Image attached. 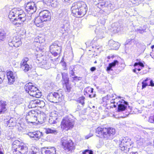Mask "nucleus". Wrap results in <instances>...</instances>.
Segmentation results:
<instances>
[{"mask_svg":"<svg viewBox=\"0 0 154 154\" xmlns=\"http://www.w3.org/2000/svg\"><path fill=\"white\" fill-rule=\"evenodd\" d=\"M69 23L67 21H65L61 25V28L63 31H67L69 29Z\"/></svg>","mask_w":154,"mask_h":154,"instance_id":"30","label":"nucleus"},{"mask_svg":"<svg viewBox=\"0 0 154 154\" xmlns=\"http://www.w3.org/2000/svg\"><path fill=\"white\" fill-rule=\"evenodd\" d=\"M15 41L14 40H10L9 41L8 45L11 47H14V42Z\"/></svg>","mask_w":154,"mask_h":154,"instance_id":"49","label":"nucleus"},{"mask_svg":"<svg viewBox=\"0 0 154 154\" xmlns=\"http://www.w3.org/2000/svg\"><path fill=\"white\" fill-rule=\"evenodd\" d=\"M14 41H15L14 45V47L15 48L18 47L21 44V42L20 38H18V39H17L16 38L15 40H14Z\"/></svg>","mask_w":154,"mask_h":154,"instance_id":"38","label":"nucleus"},{"mask_svg":"<svg viewBox=\"0 0 154 154\" xmlns=\"http://www.w3.org/2000/svg\"><path fill=\"white\" fill-rule=\"evenodd\" d=\"M13 100L16 103L20 104L22 103L23 99L21 98L19 96L15 95L13 97Z\"/></svg>","mask_w":154,"mask_h":154,"instance_id":"25","label":"nucleus"},{"mask_svg":"<svg viewBox=\"0 0 154 154\" xmlns=\"http://www.w3.org/2000/svg\"><path fill=\"white\" fill-rule=\"evenodd\" d=\"M118 63L119 62L117 60H115L113 62L109 63L108 66L107 68V70L108 71H112L113 69L112 68L114 67L116 64H118Z\"/></svg>","mask_w":154,"mask_h":154,"instance_id":"31","label":"nucleus"},{"mask_svg":"<svg viewBox=\"0 0 154 154\" xmlns=\"http://www.w3.org/2000/svg\"><path fill=\"white\" fill-rule=\"evenodd\" d=\"M43 20L40 17H36L35 19L34 23L38 27H42L43 25Z\"/></svg>","mask_w":154,"mask_h":154,"instance_id":"24","label":"nucleus"},{"mask_svg":"<svg viewBox=\"0 0 154 154\" xmlns=\"http://www.w3.org/2000/svg\"><path fill=\"white\" fill-rule=\"evenodd\" d=\"M119 141L121 142L119 146L121 149L125 152L128 151L131 147L133 146L132 145L133 143L131 141V139L128 137H122L120 138Z\"/></svg>","mask_w":154,"mask_h":154,"instance_id":"6","label":"nucleus"},{"mask_svg":"<svg viewBox=\"0 0 154 154\" xmlns=\"http://www.w3.org/2000/svg\"><path fill=\"white\" fill-rule=\"evenodd\" d=\"M139 66L141 67L140 68V69H142L144 67V65L143 64V63L141 62H136L134 63V66Z\"/></svg>","mask_w":154,"mask_h":154,"instance_id":"45","label":"nucleus"},{"mask_svg":"<svg viewBox=\"0 0 154 154\" xmlns=\"http://www.w3.org/2000/svg\"><path fill=\"white\" fill-rule=\"evenodd\" d=\"M149 84L148 85V86H151L152 87L154 86V83H153L152 80L150 79Z\"/></svg>","mask_w":154,"mask_h":154,"instance_id":"55","label":"nucleus"},{"mask_svg":"<svg viewBox=\"0 0 154 154\" xmlns=\"http://www.w3.org/2000/svg\"><path fill=\"white\" fill-rule=\"evenodd\" d=\"M87 153L89 154H93V152L91 150L86 149L82 152V154H86Z\"/></svg>","mask_w":154,"mask_h":154,"instance_id":"48","label":"nucleus"},{"mask_svg":"<svg viewBox=\"0 0 154 154\" xmlns=\"http://www.w3.org/2000/svg\"><path fill=\"white\" fill-rule=\"evenodd\" d=\"M17 20L15 19L14 20L12 21L13 24L16 26L17 27H20L22 26V22L21 23H17Z\"/></svg>","mask_w":154,"mask_h":154,"instance_id":"42","label":"nucleus"},{"mask_svg":"<svg viewBox=\"0 0 154 154\" xmlns=\"http://www.w3.org/2000/svg\"><path fill=\"white\" fill-rule=\"evenodd\" d=\"M56 149L54 147L43 148L42 149V154H56Z\"/></svg>","mask_w":154,"mask_h":154,"instance_id":"18","label":"nucleus"},{"mask_svg":"<svg viewBox=\"0 0 154 154\" xmlns=\"http://www.w3.org/2000/svg\"><path fill=\"white\" fill-rule=\"evenodd\" d=\"M45 105V102L43 101H41L40 102V105L41 106H44Z\"/></svg>","mask_w":154,"mask_h":154,"instance_id":"56","label":"nucleus"},{"mask_svg":"<svg viewBox=\"0 0 154 154\" xmlns=\"http://www.w3.org/2000/svg\"><path fill=\"white\" fill-rule=\"evenodd\" d=\"M44 3L48 6H51L53 8L56 7L57 5L56 0H42Z\"/></svg>","mask_w":154,"mask_h":154,"instance_id":"21","label":"nucleus"},{"mask_svg":"<svg viewBox=\"0 0 154 154\" xmlns=\"http://www.w3.org/2000/svg\"><path fill=\"white\" fill-rule=\"evenodd\" d=\"M39 16L44 21L50 20L51 17L50 12L46 10L41 11L39 13Z\"/></svg>","mask_w":154,"mask_h":154,"instance_id":"13","label":"nucleus"},{"mask_svg":"<svg viewBox=\"0 0 154 154\" xmlns=\"http://www.w3.org/2000/svg\"><path fill=\"white\" fill-rule=\"evenodd\" d=\"M12 147L14 148L13 151V154H27L28 149L27 147L24 146L17 140L13 142L12 144Z\"/></svg>","mask_w":154,"mask_h":154,"instance_id":"3","label":"nucleus"},{"mask_svg":"<svg viewBox=\"0 0 154 154\" xmlns=\"http://www.w3.org/2000/svg\"><path fill=\"white\" fill-rule=\"evenodd\" d=\"M27 134L33 140H37L40 138L42 135V133L39 131H36L33 132H29Z\"/></svg>","mask_w":154,"mask_h":154,"instance_id":"17","label":"nucleus"},{"mask_svg":"<svg viewBox=\"0 0 154 154\" xmlns=\"http://www.w3.org/2000/svg\"><path fill=\"white\" fill-rule=\"evenodd\" d=\"M61 74L63 81L64 82V83L66 85L68 84L69 82V78L68 73L63 72H62Z\"/></svg>","mask_w":154,"mask_h":154,"instance_id":"26","label":"nucleus"},{"mask_svg":"<svg viewBox=\"0 0 154 154\" xmlns=\"http://www.w3.org/2000/svg\"><path fill=\"white\" fill-rule=\"evenodd\" d=\"M91 94H89V97L90 98H92L93 97H96V94L95 93L93 94V93H91Z\"/></svg>","mask_w":154,"mask_h":154,"instance_id":"53","label":"nucleus"},{"mask_svg":"<svg viewBox=\"0 0 154 154\" xmlns=\"http://www.w3.org/2000/svg\"><path fill=\"white\" fill-rule=\"evenodd\" d=\"M62 65L63 66H64V69H65V68L66 67V64L65 62H63V63Z\"/></svg>","mask_w":154,"mask_h":154,"instance_id":"60","label":"nucleus"},{"mask_svg":"<svg viewBox=\"0 0 154 154\" xmlns=\"http://www.w3.org/2000/svg\"><path fill=\"white\" fill-rule=\"evenodd\" d=\"M26 91L30 96L38 98L42 96V93L37 88L33 85L32 83L29 82L26 84L24 87Z\"/></svg>","mask_w":154,"mask_h":154,"instance_id":"4","label":"nucleus"},{"mask_svg":"<svg viewBox=\"0 0 154 154\" xmlns=\"http://www.w3.org/2000/svg\"><path fill=\"white\" fill-rule=\"evenodd\" d=\"M45 132L47 134H56L58 132L54 128H47L45 129Z\"/></svg>","mask_w":154,"mask_h":154,"instance_id":"35","label":"nucleus"},{"mask_svg":"<svg viewBox=\"0 0 154 154\" xmlns=\"http://www.w3.org/2000/svg\"><path fill=\"white\" fill-rule=\"evenodd\" d=\"M11 19H14V20H15V19H16L17 20V23H21V22H22V25L23 24V23L24 22L23 21H22V20H20L19 19H17V17H13L12 18H11Z\"/></svg>","mask_w":154,"mask_h":154,"instance_id":"51","label":"nucleus"},{"mask_svg":"<svg viewBox=\"0 0 154 154\" xmlns=\"http://www.w3.org/2000/svg\"><path fill=\"white\" fill-rule=\"evenodd\" d=\"M4 123L8 127H13L16 125L15 120L13 118L5 119Z\"/></svg>","mask_w":154,"mask_h":154,"instance_id":"23","label":"nucleus"},{"mask_svg":"<svg viewBox=\"0 0 154 154\" xmlns=\"http://www.w3.org/2000/svg\"><path fill=\"white\" fill-rule=\"evenodd\" d=\"M45 57L44 56L42 55L41 56V57H37V61L38 62H37L40 64L41 68L48 69L51 67V64L49 62L44 60Z\"/></svg>","mask_w":154,"mask_h":154,"instance_id":"9","label":"nucleus"},{"mask_svg":"<svg viewBox=\"0 0 154 154\" xmlns=\"http://www.w3.org/2000/svg\"><path fill=\"white\" fill-rule=\"evenodd\" d=\"M59 42L55 41L52 43L50 47V51L53 53L54 51L60 52L61 47L58 45Z\"/></svg>","mask_w":154,"mask_h":154,"instance_id":"16","label":"nucleus"},{"mask_svg":"<svg viewBox=\"0 0 154 154\" xmlns=\"http://www.w3.org/2000/svg\"><path fill=\"white\" fill-rule=\"evenodd\" d=\"M66 89L67 90V91L69 92L70 91V88L68 87L67 86H66Z\"/></svg>","mask_w":154,"mask_h":154,"instance_id":"63","label":"nucleus"},{"mask_svg":"<svg viewBox=\"0 0 154 154\" xmlns=\"http://www.w3.org/2000/svg\"><path fill=\"white\" fill-rule=\"evenodd\" d=\"M150 79L149 78H146V79L143 81L142 82V89H143L144 88L146 87L147 86H148V84L146 82L147 81Z\"/></svg>","mask_w":154,"mask_h":154,"instance_id":"40","label":"nucleus"},{"mask_svg":"<svg viewBox=\"0 0 154 154\" xmlns=\"http://www.w3.org/2000/svg\"><path fill=\"white\" fill-rule=\"evenodd\" d=\"M97 7L100 9L103 7L106 8L109 11L112 10L114 8V5L112 4L109 1L99 2L97 5Z\"/></svg>","mask_w":154,"mask_h":154,"instance_id":"11","label":"nucleus"},{"mask_svg":"<svg viewBox=\"0 0 154 154\" xmlns=\"http://www.w3.org/2000/svg\"><path fill=\"white\" fill-rule=\"evenodd\" d=\"M75 66H70L69 68V73L70 75V77L75 75Z\"/></svg>","mask_w":154,"mask_h":154,"instance_id":"37","label":"nucleus"},{"mask_svg":"<svg viewBox=\"0 0 154 154\" xmlns=\"http://www.w3.org/2000/svg\"><path fill=\"white\" fill-rule=\"evenodd\" d=\"M85 98L84 97H79L78 100L77 101L78 103H80L82 105H84L85 104L84 101Z\"/></svg>","mask_w":154,"mask_h":154,"instance_id":"43","label":"nucleus"},{"mask_svg":"<svg viewBox=\"0 0 154 154\" xmlns=\"http://www.w3.org/2000/svg\"><path fill=\"white\" fill-rule=\"evenodd\" d=\"M25 9L26 11L28 13L29 12L31 14L33 13L36 10V7L35 3L32 2H28L26 5Z\"/></svg>","mask_w":154,"mask_h":154,"instance_id":"14","label":"nucleus"},{"mask_svg":"<svg viewBox=\"0 0 154 154\" xmlns=\"http://www.w3.org/2000/svg\"><path fill=\"white\" fill-rule=\"evenodd\" d=\"M24 13V11L21 9H14L10 11L8 17L9 18L11 19L13 17H19Z\"/></svg>","mask_w":154,"mask_h":154,"instance_id":"12","label":"nucleus"},{"mask_svg":"<svg viewBox=\"0 0 154 154\" xmlns=\"http://www.w3.org/2000/svg\"><path fill=\"white\" fill-rule=\"evenodd\" d=\"M121 103L118 105V111L119 112L125 110L128 105V102L123 100H122Z\"/></svg>","mask_w":154,"mask_h":154,"instance_id":"20","label":"nucleus"},{"mask_svg":"<svg viewBox=\"0 0 154 154\" xmlns=\"http://www.w3.org/2000/svg\"><path fill=\"white\" fill-rule=\"evenodd\" d=\"M30 154H38V153L34 152V151H32Z\"/></svg>","mask_w":154,"mask_h":154,"instance_id":"62","label":"nucleus"},{"mask_svg":"<svg viewBox=\"0 0 154 154\" xmlns=\"http://www.w3.org/2000/svg\"><path fill=\"white\" fill-rule=\"evenodd\" d=\"M72 78V82H74V81H77L81 80V78L80 77H78L77 76H75V75L73 76H72L71 77Z\"/></svg>","mask_w":154,"mask_h":154,"instance_id":"46","label":"nucleus"},{"mask_svg":"<svg viewBox=\"0 0 154 154\" xmlns=\"http://www.w3.org/2000/svg\"><path fill=\"white\" fill-rule=\"evenodd\" d=\"M135 140L136 141L137 143L139 145H142L143 143L145 142V140L144 138H142L139 136L136 137Z\"/></svg>","mask_w":154,"mask_h":154,"instance_id":"32","label":"nucleus"},{"mask_svg":"<svg viewBox=\"0 0 154 154\" xmlns=\"http://www.w3.org/2000/svg\"><path fill=\"white\" fill-rule=\"evenodd\" d=\"M62 94L61 93L57 92L50 93L47 96V99L50 102L56 103L61 100Z\"/></svg>","mask_w":154,"mask_h":154,"instance_id":"7","label":"nucleus"},{"mask_svg":"<svg viewBox=\"0 0 154 154\" xmlns=\"http://www.w3.org/2000/svg\"><path fill=\"white\" fill-rule=\"evenodd\" d=\"M7 76L8 79V83L11 85L13 83L15 80V74L11 71L7 72Z\"/></svg>","mask_w":154,"mask_h":154,"instance_id":"22","label":"nucleus"},{"mask_svg":"<svg viewBox=\"0 0 154 154\" xmlns=\"http://www.w3.org/2000/svg\"><path fill=\"white\" fill-rule=\"evenodd\" d=\"M136 31L138 33L142 34L144 32H145L146 29H142L141 27H140L139 29H136Z\"/></svg>","mask_w":154,"mask_h":154,"instance_id":"44","label":"nucleus"},{"mask_svg":"<svg viewBox=\"0 0 154 154\" xmlns=\"http://www.w3.org/2000/svg\"><path fill=\"white\" fill-rule=\"evenodd\" d=\"M97 37L101 39L103 38L104 37V32L102 30L98 29L97 27L95 30Z\"/></svg>","mask_w":154,"mask_h":154,"instance_id":"29","label":"nucleus"},{"mask_svg":"<svg viewBox=\"0 0 154 154\" xmlns=\"http://www.w3.org/2000/svg\"><path fill=\"white\" fill-rule=\"evenodd\" d=\"M55 114L54 117L52 116L49 119V122L51 124H56L57 123V121L56 120L57 119V114L54 113Z\"/></svg>","mask_w":154,"mask_h":154,"instance_id":"33","label":"nucleus"},{"mask_svg":"<svg viewBox=\"0 0 154 154\" xmlns=\"http://www.w3.org/2000/svg\"><path fill=\"white\" fill-rule=\"evenodd\" d=\"M136 69H137V68H135V69H133V71L134 72L136 73L137 74L138 73V72H136Z\"/></svg>","mask_w":154,"mask_h":154,"instance_id":"64","label":"nucleus"},{"mask_svg":"<svg viewBox=\"0 0 154 154\" xmlns=\"http://www.w3.org/2000/svg\"><path fill=\"white\" fill-rule=\"evenodd\" d=\"M60 53V52H56V51H54L53 53L51 52L49 53L48 54V56L50 60L53 61H55L57 58H54V57H55L57 56L58 53Z\"/></svg>","mask_w":154,"mask_h":154,"instance_id":"27","label":"nucleus"},{"mask_svg":"<svg viewBox=\"0 0 154 154\" xmlns=\"http://www.w3.org/2000/svg\"><path fill=\"white\" fill-rule=\"evenodd\" d=\"M60 76H61L60 74H57V77L56 78V79H58V80H59L60 79Z\"/></svg>","mask_w":154,"mask_h":154,"instance_id":"61","label":"nucleus"},{"mask_svg":"<svg viewBox=\"0 0 154 154\" xmlns=\"http://www.w3.org/2000/svg\"><path fill=\"white\" fill-rule=\"evenodd\" d=\"M109 44L115 50L118 49L120 46L119 43L115 42L112 40H110L109 41Z\"/></svg>","mask_w":154,"mask_h":154,"instance_id":"28","label":"nucleus"},{"mask_svg":"<svg viewBox=\"0 0 154 154\" xmlns=\"http://www.w3.org/2000/svg\"><path fill=\"white\" fill-rule=\"evenodd\" d=\"M96 70V68L95 67H91L90 69V70L92 72H93Z\"/></svg>","mask_w":154,"mask_h":154,"instance_id":"57","label":"nucleus"},{"mask_svg":"<svg viewBox=\"0 0 154 154\" xmlns=\"http://www.w3.org/2000/svg\"><path fill=\"white\" fill-rule=\"evenodd\" d=\"M96 133L97 136L99 137H103L106 140L112 139L115 134V130L111 128H103L98 127L96 129Z\"/></svg>","mask_w":154,"mask_h":154,"instance_id":"2","label":"nucleus"},{"mask_svg":"<svg viewBox=\"0 0 154 154\" xmlns=\"http://www.w3.org/2000/svg\"><path fill=\"white\" fill-rule=\"evenodd\" d=\"M115 28L114 29V30L115 29L116 31V32H118L120 30L119 28L117 27H115Z\"/></svg>","mask_w":154,"mask_h":154,"instance_id":"59","label":"nucleus"},{"mask_svg":"<svg viewBox=\"0 0 154 154\" xmlns=\"http://www.w3.org/2000/svg\"><path fill=\"white\" fill-rule=\"evenodd\" d=\"M94 89L90 87H88L85 88L84 90V93L85 94V93L88 94L90 92L91 93H93V92Z\"/></svg>","mask_w":154,"mask_h":154,"instance_id":"39","label":"nucleus"},{"mask_svg":"<svg viewBox=\"0 0 154 154\" xmlns=\"http://www.w3.org/2000/svg\"><path fill=\"white\" fill-rule=\"evenodd\" d=\"M39 117L38 120V122L41 124H42L44 122L45 119V115L43 113H40L39 115Z\"/></svg>","mask_w":154,"mask_h":154,"instance_id":"34","label":"nucleus"},{"mask_svg":"<svg viewBox=\"0 0 154 154\" xmlns=\"http://www.w3.org/2000/svg\"><path fill=\"white\" fill-rule=\"evenodd\" d=\"M40 101L41 100H35L33 101V103L36 104L40 105Z\"/></svg>","mask_w":154,"mask_h":154,"instance_id":"54","label":"nucleus"},{"mask_svg":"<svg viewBox=\"0 0 154 154\" xmlns=\"http://www.w3.org/2000/svg\"><path fill=\"white\" fill-rule=\"evenodd\" d=\"M71 9L72 13L75 16H82L86 14L88 8L84 2L78 1L72 4Z\"/></svg>","mask_w":154,"mask_h":154,"instance_id":"1","label":"nucleus"},{"mask_svg":"<svg viewBox=\"0 0 154 154\" xmlns=\"http://www.w3.org/2000/svg\"><path fill=\"white\" fill-rule=\"evenodd\" d=\"M29 59L27 57L23 58L20 63L21 68L25 72H26L31 69L29 65L27 63Z\"/></svg>","mask_w":154,"mask_h":154,"instance_id":"15","label":"nucleus"},{"mask_svg":"<svg viewBox=\"0 0 154 154\" xmlns=\"http://www.w3.org/2000/svg\"><path fill=\"white\" fill-rule=\"evenodd\" d=\"M149 122L150 123H154V115L150 116L149 119Z\"/></svg>","mask_w":154,"mask_h":154,"instance_id":"50","label":"nucleus"},{"mask_svg":"<svg viewBox=\"0 0 154 154\" xmlns=\"http://www.w3.org/2000/svg\"><path fill=\"white\" fill-rule=\"evenodd\" d=\"M147 71V70L146 69L145 70H143L142 72H140V73L142 75H143L144 74H146Z\"/></svg>","mask_w":154,"mask_h":154,"instance_id":"58","label":"nucleus"},{"mask_svg":"<svg viewBox=\"0 0 154 154\" xmlns=\"http://www.w3.org/2000/svg\"><path fill=\"white\" fill-rule=\"evenodd\" d=\"M7 109V104L6 101L0 100V114L5 113Z\"/></svg>","mask_w":154,"mask_h":154,"instance_id":"19","label":"nucleus"},{"mask_svg":"<svg viewBox=\"0 0 154 154\" xmlns=\"http://www.w3.org/2000/svg\"><path fill=\"white\" fill-rule=\"evenodd\" d=\"M73 121L68 118L63 119L61 123V127L63 129L67 130L72 128L74 125Z\"/></svg>","mask_w":154,"mask_h":154,"instance_id":"8","label":"nucleus"},{"mask_svg":"<svg viewBox=\"0 0 154 154\" xmlns=\"http://www.w3.org/2000/svg\"><path fill=\"white\" fill-rule=\"evenodd\" d=\"M6 33L3 29H0V40L3 41L6 36Z\"/></svg>","mask_w":154,"mask_h":154,"instance_id":"36","label":"nucleus"},{"mask_svg":"<svg viewBox=\"0 0 154 154\" xmlns=\"http://www.w3.org/2000/svg\"><path fill=\"white\" fill-rule=\"evenodd\" d=\"M2 81H3V80L5 79V72L2 71V69L0 68V78H2Z\"/></svg>","mask_w":154,"mask_h":154,"instance_id":"47","label":"nucleus"},{"mask_svg":"<svg viewBox=\"0 0 154 154\" xmlns=\"http://www.w3.org/2000/svg\"><path fill=\"white\" fill-rule=\"evenodd\" d=\"M100 22L101 24H102L103 25H104L105 23V20L104 18H102L100 19Z\"/></svg>","mask_w":154,"mask_h":154,"instance_id":"52","label":"nucleus"},{"mask_svg":"<svg viewBox=\"0 0 154 154\" xmlns=\"http://www.w3.org/2000/svg\"><path fill=\"white\" fill-rule=\"evenodd\" d=\"M17 17V19H19L23 22L25 21L26 20V14L25 13Z\"/></svg>","mask_w":154,"mask_h":154,"instance_id":"41","label":"nucleus"},{"mask_svg":"<svg viewBox=\"0 0 154 154\" xmlns=\"http://www.w3.org/2000/svg\"><path fill=\"white\" fill-rule=\"evenodd\" d=\"M37 112L34 110H31L29 112L28 115L26 117L27 122L32 123H35L37 120Z\"/></svg>","mask_w":154,"mask_h":154,"instance_id":"10","label":"nucleus"},{"mask_svg":"<svg viewBox=\"0 0 154 154\" xmlns=\"http://www.w3.org/2000/svg\"><path fill=\"white\" fill-rule=\"evenodd\" d=\"M63 148L66 152L72 151L74 149V145L72 140L68 137H64L61 139Z\"/></svg>","mask_w":154,"mask_h":154,"instance_id":"5","label":"nucleus"}]
</instances>
